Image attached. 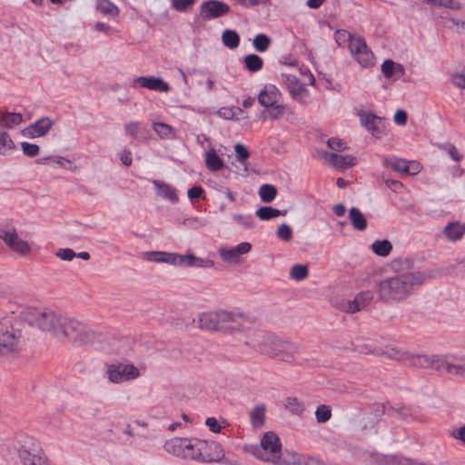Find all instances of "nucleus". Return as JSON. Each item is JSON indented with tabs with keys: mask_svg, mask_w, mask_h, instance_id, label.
I'll list each match as a JSON object with an SVG mask.
<instances>
[{
	"mask_svg": "<svg viewBox=\"0 0 465 465\" xmlns=\"http://www.w3.org/2000/svg\"><path fill=\"white\" fill-rule=\"evenodd\" d=\"M196 322L201 330L226 332L231 329L232 315L223 310L207 312L199 314Z\"/></svg>",
	"mask_w": 465,
	"mask_h": 465,
	"instance_id": "obj_8",
	"label": "nucleus"
},
{
	"mask_svg": "<svg viewBox=\"0 0 465 465\" xmlns=\"http://www.w3.org/2000/svg\"><path fill=\"white\" fill-rule=\"evenodd\" d=\"M53 121L49 117H42L24 130V134L31 138L45 135L53 126Z\"/></svg>",
	"mask_w": 465,
	"mask_h": 465,
	"instance_id": "obj_21",
	"label": "nucleus"
},
{
	"mask_svg": "<svg viewBox=\"0 0 465 465\" xmlns=\"http://www.w3.org/2000/svg\"><path fill=\"white\" fill-rule=\"evenodd\" d=\"M322 158L331 166L341 170L351 168L357 163L356 158L349 154L342 155L335 153L323 152Z\"/></svg>",
	"mask_w": 465,
	"mask_h": 465,
	"instance_id": "obj_17",
	"label": "nucleus"
},
{
	"mask_svg": "<svg viewBox=\"0 0 465 465\" xmlns=\"http://www.w3.org/2000/svg\"><path fill=\"white\" fill-rule=\"evenodd\" d=\"M204 191L201 186H193L190 188L187 192L188 198L190 200H194L201 198L203 194Z\"/></svg>",
	"mask_w": 465,
	"mask_h": 465,
	"instance_id": "obj_59",
	"label": "nucleus"
},
{
	"mask_svg": "<svg viewBox=\"0 0 465 465\" xmlns=\"http://www.w3.org/2000/svg\"><path fill=\"white\" fill-rule=\"evenodd\" d=\"M23 317L30 325L74 345H83L94 339V331L87 324L52 309H28L23 312Z\"/></svg>",
	"mask_w": 465,
	"mask_h": 465,
	"instance_id": "obj_1",
	"label": "nucleus"
},
{
	"mask_svg": "<svg viewBox=\"0 0 465 465\" xmlns=\"http://www.w3.org/2000/svg\"><path fill=\"white\" fill-rule=\"evenodd\" d=\"M153 130L161 139L173 140L177 137L176 130L162 122H153Z\"/></svg>",
	"mask_w": 465,
	"mask_h": 465,
	"instance_id": "obj_30",
	"label": "nucleus"
},
{
	"mask_svg": "<svg viewBox=\"0 0 465 465\" xmlns=\"http://www.w3.org/2000/svg\"><path fill=\"white\" fill-rule=\"evenodd\" d=\"M95 9L100 14L111 17H117L120 14L118 6L110 0H96Z\"/></svg>",
	"mask_w": 465,
	"mask_h": 465,
	"instance_id": "obj_31",
	"label": "nucleus"
},
{
	"mask_svg": "<svg viewBox=\"0 0 465 465\" xmlns=\"http://www.w3.org/2000/svg\"><path fill=\"white\" fill-rule=\"evenodd\" d=\"M146 88L159 93H167L170 90L169 84L161 77L139 76L134 79L133 87Z\"/></svg>",
	"mask_w": 465,
	"mask_h": 465,
	"instance_id": "obj_16",
	"label": "nucleus"
},
{
	"mask_svg": "<svg viewBox=\"0 0 465 465\" xmlns=\"http://www.w3.org/2000/svg\"><path fill=\"white\" fill-rule=\"evenodd\" d=\"M368 48L365 40L361 36H355L350 42L349 50L351 55Z\"/></svg>",
	"mask_w": 465,
	"mask_h": 465,
	"instance_id": "obj_45",
	"label": "nucleus"
},
{
	"mask_svg": "<svg viewBox=\"0 0 465 465\" xmlns=\"http://www.w3.org/2000/svg\"><path fill=\"white\" fill-rule=\"evenodd\" d=\"M0 238L11 251L19 255L26 256L32 251L30 243L21 239L14 227L2 230Z\"/></svg>",
	"mask_w": 465,
	"mask_h": 465,
	"instance_id": "obj_11",
	"label": "nucleus"
},
{
	"mask_svg": "<svg viewBox=\"0 0 465 465\" xmlns=\"http://www.w3.org/2000/svg\"><path fill=\"white\" fill-rule=\"evenodd\" d=\"M230 12V6L223 2L210 0L204 2L200 10V15L204 20L221 17Z\"/></svg>",
	"mask_w": 465,
	"mask_h": 465,
	"instance_id": "obj_15",
	"label": "nucleus"
},
{
	"mask_svg": "<svg viewBox=\"0 0 465 465\" xmlns=\"http://www.w3.org/2000/svg\"><path fill=\"white\" fill-rule=\"evenodd\" d=\"M234 220L242 224L244 228H252L254 224V221L251 216L237 215L234 216Z\"/></svg>",
	"mask_w": 465,
	"mask_h": 465,
	"instance_id": "obj_62",
	"label": "nucleus"
},
{
	"mask_svg": "<svg viewBox=\"0 0 465 465\" xmlns=\"http://www.w3.org/2000/svg\"><path fill=\"white\" fill-rule=\"evenodd\" d=\"M141 372L134 364L112 363L106 368L108 381L114 384L127 382L139 378Z\"/></svg>",
	"mask_w": 465,
	"mask_h": 465,
	"instance_id": "obj_9",
	"label": "nucleus"
},
{
	"mask_svg": "<svg viewBox=\"0 0 465 465\" xmlns=\"http://www.w3.org/2000/svg\"><path fill=\"white\" fill-rule=\"evenodd\" d=\"M373 294L371 291H364L358 293L352 301L348 302L347 312L355 313L365 308L372 300Z\"/></svg>",
	"mask_w": 465,
	"mask_h": 465,
	"instance_id": "obj_24",
	"label": "nucleus"
},
{
	"mask_svg": "<svg viewBox=\"0 0 465 465\" xmlns=\"http://www.w3.org/2000/svg\"><path fill=\"white\" fill-rule=\"evenodd\" d=\"M180 267L212 268L214 265V262L212 260L196 257L192 252H188L184 255L180 254Z\"/></svg>",
	"mask_w": 465,
	"mask_h": 465,
	"instance_id": "obj_22",
	"label": "nucleus"
},
{
	"mask_svg": "<svg viewBox=\"0 0 465 465\" xmlns=\"http://www.w3.org/2000/svg\"><path fill=\"white\" fill-rule=\"evenodd\" d=\"M243 62L245 68L250 72H258L263 66V60L255 54L246 55Z\"/></svg>",
	"mask_w": 465,
	"mask_h": 465,
	"instance_id": "obj_40",
	"label": "nucleus"
},
{
	"mask_svg": "<svg viewBox=\"0 0 465 465\" xmlns=\"http://www.w3.org/2000/svg\"><path fill=\"white\" fill-rule=\"evenodd\" d=\"M450 436L460 441L465 446V425H462L451 431Z\"/></svg>",
	"mask_w": 465,
	"mask_h": 465,
	"instance_id": "obj_57",
	"label": "nucleus"
},
{
	"mask_svg": "<svg viewBox=\"0 0 465 465\" xmlns=\"http://www.w3.org/2000/svg\"><path fill=\"white\" fill-rule=\"evenodd\" d=\"M23 121L22 114L0 109V128L13 129L22 124Z\"/></svg>",
	"mask_w": 465,
	"mask_h": 465,
	"instance_id": "obj_27",
	"label": "nucleus"
},
{
	"mask_svg": "<svg viewBox=\"0 0 465 465\" xmlns=\"http://www.w3.org/2000/svg\"><path fill=\"white\" fill-rule=\"evenodd\" d=\"M349 219L355 230L362 232L367 228V220L357 207H351L350 209Z\"/></svg>",
	"mask_w": 465,
	"mask_h": 465,
	"instance_id": "obj_32",
	"label": "nucleus"
},
{
	"mask_svg": "<svg viewBox=\"0 0 465 465\" xmlns=\"http://www.w3.org/2000/svg\"><path fill=\"white\" fill-rule=\"evenodd\" d=\"M266 406L264 404L257 405L250 412L251 424L253 429H259L265 422Z\"/></svg>",
	"mask_w": 465,
	"mask_h": 465,
	"instance_id": "obj_33",
	"label": "nucleus"
},
{
	"mask_svg": "<svg viewBox=\"0 0 465 465\" xmlns=\"http://www.w3.org/2000/svg\"><path fill=\"white\" fill-rule=\"evenodd\" d=\"M352 57L362 66L370 67L374 64V55L371 50L368 47L364 51H360Z\"/></svg>",
	"mask_w": 465,
	"mask_h": 465,
	"instance_id": "obj_41",
	"label": "nucleus"
},
{
	"mask_svg": "<svg viewBox=\"0 0 465 465\" xmlns=\"http://www.w3.org/2000/svg\"><path fill=\"white\" fill-rule=\"evenodd\" d=\"M186 459L200 462H218L223 458L221 444L215 441H205L188 439L186 443Z\"/></svg>",
	"mask_w": 465,
	"mask_h": 465,
	"instance_id": "obj_6",
	"label": "nucleus"
},
{
	"mask_svg": "<svg viewBox=\"0 0 465 465\" xmlns=\"http://www.w3.org/2000/svg\"><path fill=\"white\" fill-rule=\"evenodd\" d=\"M172 6L178 12H184L195 3V0H171Z\"/></svg>",
	"mask_w": 465,
	"mask_h": 465,
	"instance_id": "obj_53",
	"label": "nucleus"
},
{
	"mask_svg": "<svg viewBox=\"0 0 465 465\" xmlns=\"http://www.w3.org/2000/svg\"><path fill=\"white\" fill-rule=\"evenodd\" d=\"M444 235L450 242L460 240L465 234V225L459 222L449 223L443 230Z\"/></svg>",
	"mask_w": 465,
	"mask_h": 465,
	"instance_id": "obj_28",
	"label": "nucleus"
},
{
	"mask_svg": "<svg viewBox=\"0 0 465 465\" xmlns=\"http://www.w3.org/2000/svg\"><path fill=\"white\" fill-rule=\"evenodd\" d=\"M434 275L426 271H400L379 281L375 291L381 301L399 303L406 301Z\"/></svg>",
	"mask_w": 465,
	"mask_h": 465,
	"instance_id": "obj_2",
	"label": "nucleus"
},
{
	"mask_svg": "<svg viewBox=\"0 0 465 465\" xmlns=\"http://www.w3.org/2000/svg\"><path fill=\"white\" fill-rule=\"evenodd\" d=\"M21 325V322L13 316L0 320V355H16L21 352L25 343Z\"/></svg>",
	"mask_w": 465,
	"mask_h": 465,
	"instance_id": "obj_5",
	"label": "nucleus"
},
{
	"mask_svg": "<svg viewBox=\"0 0 465 465\" xmlns=\"http://www.w3.org/2000/svg\"><path fill=\"white\" fill-rule=\"evenodd\" d=\"M250 156L251 153L244 144H234V174L247 177L250 173H255L254 166L249 162Z\"/></svg>",
	"mask_w": 465,
	"mask_h": 465,
	"instance_id": "obj_13",
	"label": "nucleus"
},
{
	"mask_svg": "<svg viewBox=\"0 0 465 465\" xmlns=\"http://www.w3.org/2000/svg\"><path fill=\"white\" fill-rule=\"evenodd\" d=\"M361 123L373 136L379 137L381 135L382 131L380 126L382 123L381 118L371 113H365L361 116Z\"/></svg>",
	"mask_w": 465,
	"mask_h": 465,
	"instance_id": "obj_26",
	"label": "nucleus"
},
{
	"mask_svg": "<svg viewBox=\"0 0 465 465\" xmlns=\"http://www.w3.org/2000/svg\"><path fill=\"white\" fill-rule=\"evenodd\" d=\"M362 353H372L375 355L385 356L389 359L401 361L406 364L419 368H432L436 371L440 370V362L442 356L440 355H425V354H412L407 351H402L394 347H385L384 349L375 348L374 350H368L361 348L359 350Z\"/></svg>",
	"mask_w": 465,
	"mask_h": 465,
	"instance_id": "obj_4",
	"label": "nucleus"
},
{
	"mask_svg": "<svg viewBox=\"0 0 465 465\" xmlns=\"http://www.w3.org/2000/svg\"><path fill=\"white\" fill-rule=\"evenodd\" d=\"M143 257L148 262L168 263L173 266H179L181 261L179 253L167 252H146L143 253Z\"/></svg>",
	"mask_w": 465,
	"mask_h": 465,
	"instance_id": "obj_20",
	"label": "nucleus"
},
{
	"mask_svg": "<svg viewBox=\"0 0 465 465\" xmlns=\"http://www.w3.org/2000/svg\"><path fill=\"white\" fill-rule=\"evenodd\" d=\"M267 117L270 120H278L286 114H292L291 108L288 104L275 103L272 106H267Z\"/></svg>",
	"mask_w": 465,
	"mask_h": 465,
	"instance_id": "obj_34",
	"label": "nucleus"
},
{
	"mask_svg": "<svg viewBox=\"0 0 465 465\" xmlns=\"http://www.w3.org/2000/svg\"><path fill=\"white\" fill-rule=\"evenodd\" d=\"M285 213L286 211L282 212L272 206H262L256 211V215L262 221H268Z\"/></svg>",
	"mask_w": 465,
	"mask_h": 465,
	"instance_id": "obj_39",
	"label": "nucleus"
},
{
	"mask_svg": "<svg viewBox=\"0 0 465 465\" xmlns=\"http://www.w3.org/2000/svg\"><path fill=\"white\" fill-rule=\"evenodd\" d=\"M441 149L445 150L450 157L455 161L460 162L462 160V154L459 152V150L451 143H446L440 146Z\"/></svg>",
	"mask_w": 465,
	"mask_h": 465,
	"instance_id": "obj_51",
	"label": "nucleus"
},
{
	"mask_svg": "<svg viewBox=\"0 0 465 465\" xmlns=\"http://www.w3.org/2000/svg\"><path fill=\"white\" fill-rule=\"evenodd\" d=\"M24 465H50L47 457L43 452H25L23 456Z\"/></svg>",
	"mask_w": 465,
	"mask_h": 465,
	"instance_id": "obj_36",
	"label": "nucleus"
},
{
	"mask_svg": "<svg viewBox=\"0 0 465 465\" xmlns=\"http://www.w3.org/2000/svg\"><path fill=\"white\" fill-rule=\"evenodd\" d=\"M354 37H355V35H351L346 30H337L334 34V38H335L336 43L339 45H342L348 42V47L350 46L351 40Z\"/></svg>",
	"mask_w": 465,
	"mask_h": 465,
	"instance_id": "obj_49",
	"label": "nucleus"
},
{
	"mask_svg": "<svg viewBox=\"0 0 465 465\" xmlns=\"http://www.w3.org/2000/svg\"><path fill=\"white\" fill-rule=\"evenodd\" d=\"M290 276L296 281L304 280L308 276V266L302 264H295L292 266Z\"/></svg>",
	"mask_w": 465,
	"mask_h": 465,
	"instance_id": "obj_46",
	"label": "nucleus"
},
{
	"mask_svg": "<svg viewBox=\"0 0 465 465\" xmlns=\"http://www.w3.org/2000/svg\"><path fill=\"white\" fill-rule=\"evenodd\" d=\"M55 255L63 261L70 262L76 257V252L70 248H61L56 252Z\"/></svg>",
	"mask_w": 465,
	"mask_h": 465,
	"instance_id": "obj_54",
	"label": "nucleus"
},
{
	"mask_svg": "<svg viewBox=\"0 0 465 465\" xmlns=\"http://www.w3.org/2000/svg\"><path fill=\"white\" fill-rule=\"evenodd\" d=\"M281 99L282 93L272 84H265L258 95L259 104L265 108L267 106H272L275 103L280 102Z\"/></svg>",
	"mask_w": 465,
	"mask_h": 465,
	"instance_id": "obj_19",
	"label": "nucleus"
},
{
	"mask_svg": "<svg viewBox=\"0 0 465 465\" xmlns=\"http://www.w3.org/2000/svg\"><path fill=\"white\" fill-rule=\"evenodd\" d=\"M271 42V38L266 35L258 34L252 41V45L256 51L263 53L268 50Z\"/></svg>",
	"mask_w": 465,
	"mask_h": 465,
	"instance_id": "obj_43",
	"label": "nucleus"
},
{
	"mask_svg": "<svg viewBox=\"0 0 465 465\" xmlns=\"http://www.w3.org/2000/svg\"><path fill=\"white\" fill-rule=\"evenodd\" d=\"M205 425L209 428L212 432L218 433L221 431V425L218 423L217 420L213 417L207 418L205 420Z\"/></svg>",
	"mask_w": 465,
	"mask_h": 465,
	"instance_id": "obj_60",
	"label": "nucleus"
},
{
	"mask_svg": "<svg viewBox=\"0 0 465 465\" xmlns=\"http://www.w3.org/2000/svg\"><path fill=\"white\" fill-rule=\"evenodd\" d=\"M186 443L187 438H178L174 437L168 440L164 443V450L173 456H176L181 459H186Z\"/></svg>",
	"mask_w": 465,
	"mask_h": 465,
	"instance_id": "obj_23",
	"label": "nucleus"
},
{
	"mask_svg": "<svg viewBox=\"0 0 465 465\" xmlns=\"http://www.w3.org/2000/svg\"><path fill=\"white\" fill-rule=\"evenodd\" d=\"M244 342L260 353L283 361H292L298 352L296 344L263 331L255 333L253 339L244 341Z\"/></svg>",
	"mask_w": 465,
	"mask_h": 465,
	"instance_id": "obj_3",
	"label": "nucleus"
},
{
	"mask_svg": "<svg viewBox=\"0 0 465 465\" xmlns=\"http://www.w3.org/2000/svg\"><path fill=\"white\" fill-rule=\"evenodd\" d=\"M384 163L391 167L395 172L409 175H416L421 171V165L419 162L407 161L394 156L386 158Z\"/></svg>",
	"mask_w": 465,
	"mask_h": 465,
	"instance_id": "obj_14",
	"label": "nucleus"
},
{
	"mask_svg": "<svg viewBox=\"0 0 465 465\" xmlns=\"http://www.w3.org/2000/svg\"><path fill=\"white\" fill-rule=\"evenodd\" d=\"M371 249L376 255L387 257L392 250V244L388 240H377L371 244Z\"/></svg>",
	"mask_w": 465,
	"mask_h": 465,
	"instance_id": "obj_38",
	"label": "nucleus"
},
{
	"mask_svg": "<svg viewBox=\"0 0 465 465\" xmlns=\"http://www.w3.org/2000/svg\"><path fill=\"white\" fill-rule=\"evenodd\" d=\"M385 184L388 188L395 193H401L404 187L403 183L400 181L387 179Z\"/></svg>",
	"mask_w": 465,
	"mask_h": 465,
	"instance_id": "obj_58",
	"label": "nucleus"
},
{
	"mask_svg": "<svg viewBox=\"0 0 465 465\" xmlns=\"http://www.w3.org/2000/svg\"><path fill=\"white\" fill-rule=\"evenodd\" d=\"M381 72L388 78H399L404 74V68L401 64H396L391 59L385 60L381 64Z\"/></svg>",
	"mask_w": 465,
	"mask_h": 465,
	"instance_id": "obj_29",
	"label": "nucleus"
},
{
	"mask_svg": "<svg viewBox=\"0 0 465 465\" xmlns=\"http://www.w3.org/2000/svg\"><path fill=\"white\" fill-rule=\"evenodd\" d=\"M440 371L465 378V359L455 356H442Z\"/></svg>",
	"mask_w": 465,
	"mask_h": 465,
	"instance_id": "obj_18",
	"label": "nucleus"
},
{
	"mask_svg": "<svg viewBox=\"0 0 465 465\" xmlns=\"http://www.w3.org/2000/svg\"><path fill=\"white\" fill-rule=\"evenodd\" d=\"M140 123L139 122H129L124 124V132L127 136H130L132 138H136L138 135V133L140 131Z\"/></svg>",
	"mask_w": 465,
	"mask_h": 465,
	"instance_id": "obj_52",
	"label": "nucleus"
},
{
	"mask_svg": "<svg viewBox=\"0 0 465 465\" xmlns=\"http://www.w3.org/2000/svg\"><path fill=\"white\" fill-rule=\"evenodd\" d=\"M285 408L294 415H301L305 409L304 404L294 397H289L286 399Z\"/></svg>",
	"mask_w": 465,
	"mask_h": 465,
	"instance_id": "obj_44",
	"label": "nucleus"
},
{
	"mask_svg": "<svg viewBox=\"0 0 465 465\" xmlns=\"http://www.w3.org/2000/svg\"><path fill=\"white\" fill-rule=\"evenodd\" d=\"M255 319L242 312H234V333L238 334V341L246 344L244 341L254 338L259 331H254Z\"/></svg>",
	"mask_w": 465,
	"mask_h": 465,
	"instance_id": "obj_12",
	"label": "nucleus"
},
{
	"mask_svg": "<svg viewBox=\"0 0 465 465\" xmlns=\"http://www.w3.org/2000/svg\"><path fill=\"white\" fill-rule=\"evenodd\" d=\"M451 83L454 86L464 89L465 88V75L462 74H456L451 76Z\"/></svg>",
	"mask_w": 465,
	"mask_h": 465,
	"instance_id": "obj_63",
	"label": "nucleus"
},
{
	"mask_svg": "<svg viewBox=\"0 0 465 465\" xmlns=\"http://www.w3.org/2000/svg\"><path fill=\"white\" fill-rule=\"evenodd\" d=\"M280 78L293 101L302 105L310 103V92L297 76L291 74H281Z\"/></svg>",
	"mask_w": 465,
	"mask_h": 465,
	"instance_id": "obj_10",
	"label": "nucleus"
},
{
	"mask_svg": "<svg viewBox=\"0 0 465 465\" xmlns=\"http://www.w3.org/2000/svg\"><path fill=\"white\" fill-rule=\"evenodd\" d=\"M327 144L331 149L339 152L346 149L345 143L341 139L338 138H330L327 141Z\"/></svg>",
	"mask_w": 465,
	"mask_h": 465,
	"instance_id": "obj_56",
	"label": "nucleus"
},
{
	"mask_svg": "<svg viewBox=\"0 0 465 465\" xmlns=\"http://www.w3.org/2000/svg\"><path fill=\"white\" fill-rule=\"evenodd\" d=\"M261 448L262 450L257 445L250 446L251 450L258 459L274 465L282 463V443L280 438L273 431H267L262 435ZM245 450L250 451L247 447H245Z\"/></svg>",
	"mask_w": 465,
	"mask_h": 465,
	"instance_id": "obj_7",
	"label": "nucleus"
},
{
	"mask_svg": "<svg viewBox=\"0 0 465 465\" xmlns=\"http://www.w3.org/2000/svg\"><path fill=\"white\" fill-rule=\"evenodd\" d=\"M315 417L320 423L328 421L331 417V408L324 404L320 405L315 411Z\"/></svg>",
	"mask_w": 465,
	"mask_h": 465,
	"instance_id": "obj_47",
	"label": "nucleus"
},
{
	"mask_svg": "<svg viewBox=\"0 0 465 465\" xmlns=\"http://www.w3.org/2000/svg\"><path fill=\"white\" fill-rule=\"evenodd\" d=\"M252 245L251 243L244 242L240 244H238L236 247H234V256L236 254H244L251 251Z\"/></svg>",
	"mask_w": 465,
	"mask_h": 465,
	"instance_id": "obj_64",
	"label": "nucleus"
},
{
	"mask_svg": "<svg viewBox=\"0 0 465 465\" xmlns=\"http://www.w3.org/2000/svg\"><path fill=\"white\" fill-rule=\"evenodd\" d=\"M205 165L208 170L216 172L223 168V162L213 149L205 153Z\"/></svg>",
	"mask_w": 465,
	"mask_h": 465,
	"instance_id": "obj_37",
	"label": "nucleus"
},
{
	"mask_svg": "<svg viewBox=\"0 0 465 465\" xmlns=\"http://www.w3.org/2000/svg\"><path fill=\"white\" fill-rule=\"evenodd\" d=\"M183 223L193 229H198L205 226L207 222L201 218H188L185 219Z\"/></svg>",
	"mask_w": 465,
	"mask_h": 465,
	"instance_id": "obj_55",
	"label": "nucleus"
},
{
	"mask_svg": "<svg viewBox=\"0 0 465 465\" xmlns=\"http://www.w3.org/2000/svg\"><path fill=\"white\" fill-rule=\"evenodd\" d=\"M21 147L23 153L28 157H35L39 153L40 148L35 143H30L28 142H22Z\"/></svg>",
	"mask_w": 465,
	"mask_h": 465,
	"instance_id": "obj_50",
	"label": "nucleus"
},
{
	"mask_svg": "<svg viewBox=\"0 0 465 465\" xmlns=\"http://www.w3.org/2000/svg\"><path fill=\"white\" fill-rule=\"evenodd\" d=\"M277 237L284 242H290L292 240V230L290 225L282 223L276 232Z\"/></svg>",
	"mask_w": 465,
	"mask_h": 465,
	"instance_id": "obj_48",
	"label": "nucleus"
},
{
	"mask_svg": "<svg viewBox=\"0 0 465 465\" xmlns=\"http://www.w3.org/2000/svg\"><path fill=\"white\" fill-rule=\"evenodd\" d=\"M152 183L160 197L173 204L179 202L176 190L173 186L160 180H153Z\"/></svg>",
	"mask_w": 465,
	"mask_h": 465,
	"instance_id": "obj_25",
	"label": "nucleus"
},
{
	"mask_svg": "<svg viewBox=\"0 0 465 465\" xmlns=\"http://www.w3.org/2000/svg\"><path fill=\"white\" fill-rule=\"evenodd\" d=\"M407 113L404 110L399 109L394 114V122L398 125H405L407 123Z\"/></svg>",
	"mask_w": 465,
	"mask_h": 465,
	"instance_id": "obj_61",
	"label": "nucleus"
},
{
	"mask_svg": "<svg viewBox=\"0 0 465 465\" xmlns=\"http://www.w3.org/2000/svg\"><path fill=\"white\" fill-rule=\"evenodd\" d=\"M259 195L263 203H271L277 195L275 186L271 184H262L259 189Z\"/></svg>",
	"mask_w": 465,
	"mask_h": 465,
	"instance_id": "obj_42",
	"label": "nucleus"
},
{
	"mask_svg": "<svg viewBox=\"0 0 465 465\" xmlns=\"http://www.w3.org/2000/svg\"><path fill=\"white\" fill-rule=\"evenodd\" d=\"M15 149V143L13 141L11 135L3 130H0V154L9 155Z\"/></svg>",
	"mask_w": 465,
	"mask_h": 465,
	"instance_id": "obj_35",
	"label": "nucleus"
}]
</instances>
